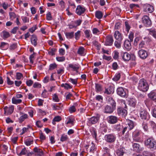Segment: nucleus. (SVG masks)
Wrapping results in <instances>:
<instances>
[{"instance_id": "obj_1", "label": "nucleus", "mask_w": 156, "mask_h": 156, "mask_svg": "<svg viewBox=\"0 0 156 156\" xmlns=\"http://www.w3.org/2000/svg\"><path fill=\"white\" fill-rule=\"evenodd\" d=\"M149 86L146 80L144 79H141L139 81L138 89L143 92L147 91L149 89Z\"/></svg>"}, {"instance_id": "obj_2", "label": "nucleus", "mask_w": 156, "mask_h": 156, "mask_svg": "<svg viewBox=\"0 0 156 156\" xmlns=\"http://www.w3.org/2000/svg\"><path fill=\"white\" fill-rule=\"evenodd\" d=\"M145 145L151 150H154L156 148V142L152 137H150L145 141Z\"/></svg>"}, {"instance_id": "obj_3", "label": "nucleus", "mask_w": 156, "mask_h": 156, "mask_svg": "<svg viewBox=\"0 0 156 156\" xmlns=\"http://www.w3.org/2000/svg\"><path fill=\"white\" fill-rule=\"evenodd\" d=\"M116 135L113 133L105 135L104 136L105 140L108 143H113L115 142L116 139Z\"/></svg>"}, {"instance_id": "obj_4", "label": "nucleus", "mask_w": 156, "mask_h": 156, "mask_svg": "<svg viewBox=\"0 0 156 156\" xmlns=\"http://www.w3.org/2000/svg\"><path fill=\"white\" fill-rule=\"evenodd\" d=\"M141 134L140 131L138 130H135L133 133L132 137L133 140L138 142L141 141Z\"/></svg>"}, {"instance_id": "obj_5", "label": "nucleus", "mask_w": 156, "mask_h": 156, "mask_svg": "<svg viewBox=\"0 0 156 156\" xmlns=\"http://www.w3.org/2000/svg\"><path fill=\"white\" fill-rule=\"evenodd\" d=\"M117 93L118 95L122 97H126L127 95V90L122 87L117 88Z\"/></svg>"}, {"instance_id": "obj_6", "label": "nucleus", "mask_w": 156, "mask_h": 156, "mask_svg": "<svg viewBox=\"0 0 156 156\" xmlns=\"http://www.w3.org/2000/svg\"><path fill=\"white\" fill-rule=\"evenodd\" d=\"M142 20L143 23L145 26L148 27L151 25V21L148 16H144L142 17Z\"/></svg>"}, {"instance_id": "obj_7", "label": "nucleus", "mask_w": 156, "mask_h": 156, "mask_svg": "<svg viewBox=\"0 0 156 156\" xmlns=\"http://www.w3.org/2000/svg\"><path fill=\"white\" fill-rule=\"evenodd\" d=\"M140 117L143 120L148 119L150 115L148 112L144 109H142L140 112Z\"/></svg>"}, {"instance_id": "obj_8", "label": "nucleus", "mask_w": 156, "mask_h": 156, "mask_svg": "<svg viewBox=\"0 0 156 156\" xmlns=\"http://www.w3.org/2000/svg\"><path fill=\"white\" fill-rule=\"evenodd\" d=\"M69 69L72 71L78 72V70L80 68V66L78 64L70 63L68 65Z\"/></svg>"}, {"instance_id": "obj_9", "label": "nucleus", "mask_w": 156, "mask_h": 156, "mask_svg": "<svg viewBox=\"0 0 156 156\" xmlns=\"http://www.w3.org/2000/svg\"><path fill=\"white\" fill-rule=\"evenodd\" d=\"M132 147L133 151L138 153H141L144 149L143 147H140V145L138 143H133Z\"/></svg>"}, {"instance_id": "obj_10", "label": "nucleus", "mask_w": 156, "mask_h": 156, "mask_svg": "<svg viewBox=\"0 0 156 156\" xmlns=\"http://www.w3.org/2000/svg\"><path fill=\"white\" fill-rule=\"evenodd\" d=\"M85 7L81 5H78L77 6L76 10V13L78 15H80L84 13L85 11Z\"/></svg>"}, {"instance_id": "obj_11", "label": "nucleus", "mask_w": 156, "mask_h": 156, "mask_svg": "<svg viewBox=\"0 0 156 156\" xmlns=\"http://www.w3.org/2000/svg\"><path fill=\"white\" fill-rule=\"evenodd\" d=\"M4 114L5 115L11 114L14 110V107L12 106H10L9 107L7 106L5 107L4 108Z\"/></svg>"}, {"instance_id": "obj_12", "label": "nucleus", "mask_w": 156, "mask_h": 156, "mask_svg": "<svg viewBox=\"0 0 156 156\" xmlns=\"http://www.w3.org/2000/svg\"><path fill=\"white\" fill-rule=\"evenodd\" d=\"M117 113L118 115L122 117H125L127 114L126 110L123 108H119L117 110Z\"/></svg>"}, {"instance_id": "obj_13", "label": "nucleus", "mask_w": 156, "mask_h": 156, "mask_svg": "<svg viewBox=\"0 0 156 156\" xmlns=\"http://www.w3.org/2000/svg\"><path fill=\"white\" fill-rule=\"evenodd\" d=\"M118 120V117L114 115L109 116L107 118L108 122L111 124H114L116 123Z\"/></svg>"}, {"instance_id": "obj_14", "label": "nucleus", "mask_w": 156, "mask_h": 156, "mask_svg": "<svg viewBox=\"0 0 156 156\" xmlns=\"http://www.w3.org/2000/svg\"><path fill=\"white\" fill-rule=\"evenodd\" d=\"M99 119L98 116H93L88 119L87 122L89 126L96 123Z\"/></svg>"}, {"instance_id": "obj_15", "label": "nucleus", "mask_w": 156, "mask_h": 156, "mask_svg": "<svg viewBox=\"0 0 156 156\" xmlns=\"http://www.w3.org/2000/svg\"><path fill=\"white\" fill-rule=\"evenodd\" d=\"M139 57L142 59H145L148 56L147 51L143 49H140L138 51Z\"/></svg>"}, {"instance_id": "obj_16", "label": "nucleus", "mask_w": 156, "mask_h": 156, "mask_svg": "<svg viewBox=\"0 0 156 156\" xmlns=\"http://www.w3.org/2000/svg\"><path fill=\"white\" fill-rule=\"evenodd\" d=\"M113 42L112 36L108 35L106 38L105 45L106 46H111L112 45Z\"/></svg>"}, {"instance_id": "obj_17", "label": "nucleus", "mask_w": 156, "mask_h": 156, "mask_svg": "<svg viewBox=\"0 0 156 156\" xmlns=\"http://www.w3.org/2000/svg\"><path fill=\"white\" fill-rule=\"evenodd\" d=\"M143 9L144 11L145 12H148L150 13H151L154 11L153 6L147 4L144 5Z\"/></svg>"}, {"instance_id": "obj_18", "label": "nucleus", "mask_w": 156, "mask_h": 156, "mask_svg": "<svg viewBox=\"0 0 156 156\" xmlns=\"http://www.w3.org/2000/svg\"><path fill=\"white\" fill-rule=\"evenodd\" d=\"M114 37L115 38L117 41H122L123 37L121 34L118 30L115 31L114 34Z\"/></svg>"}, {"instance_id": "obj_19", "label": "nucleus", "mask_w": 156, "mask_h": 156, "mask_svg": "<svg viewBox=\"0 0 156 156\" xmlns=\"http://www.w3.org/2000/svg\"><path fill=\"white\" fill-rule=\"evenodd\" d=\"M126 152L125 148L120 147L116 150V153L118 156H123L124 154Z\"/></svg>"}, {"instance_id": "obj_20", "label": "nucleus", "mask_w": 156, "mask_h": 156, "mask_svg": "<svg viewBox=\"0 0 156 156\" xmlns=\"http://www.w3.org/2000/svg\"><path fill=\"white\" fill-rule=\"evenodd\" d=\"M131 42V41L128 39L125 40L124 43V46L126 50L129 51L131 49L132 46Z\"/></svg>"}, {"instance_id": "obj_21", "label": "nucleus", "mask_w": 156, "mask_h": 156, "mask_svg": "<svg viewBox=\"0 0 156 156\" xmlns=\"http://www.w3.org/2000/svg\"><path fill=\"white\" fill-rule=\"evenodd\" d=\"M147 96L151 99L156 101V90L151 91L148 94Z\"/></svg>"}, {"instance_id": "obj_22", "label": "nucleus", "mask_w": 156, "mask_h": 156, "mask_svg": "<svg viewBox=\"0 0 156 156\" xmlns=\"http://www.w3.org/2000/svg\"><path fill=\"white\" fill-rule=\"evenodd\" d=\"M115 108L111 107V106L107 105L105 106L104 109V112L106 113H111L113 112Z\"/></svg>"}, {"instance_id": "obj_23", "label": "nucleus", "mask_w": 156, "mask_h": 156, "mask_svg": "<svg viewBox=\"0 0 156 156\" xmlns=\"http://www.w3.org/2000/svg\"><path fill=\"white\" fill-rule=\"evenodd\" d=\"M121 55L122 59L125 61H128L130 59V55L127 52H121Z\"/></svg>"}, {"instance_id": "obj_24", "label": "nucleus", "mask_w": 156, "mask_h": 156, "mask_svg": "<svg viewBox=\"0 0 156 156\" xmlns=\"http://www.w3.org/2000/svg\"><path fill=\"white\" fill-rule=\"evenodd\" d=\"M79 102H77L74 103L73 106H70L69 109V112L71 113L75 112L76 111Z\"/></svg>"}, {"instance_id": "obj_25", "label": "nucleus", "mask_w": 156, "mask_h": 156, "mask_svg": "<svg viewBox=\"0 0 156 156\" xmlns=\"http://www.w3.org/2000/svg\"><path fill=\"white\" fill-rule=\"evenodd\" d=\"M34 151L35 153L36 156H42L43 155V151L37 147L34 148Z\"/></svg>"}, {"instance_id": "obj_26", "label": "nucleus", "mask_w": 156, "mask_h": 156, "mask_svg": "<svg viewBox=\"0 0 156 156\" xmlns=\"http://www.w3.org/2000/svg\"><path fill=\"white\" fill-rule=\"evenodd\" d=\"M20 115H21V116L19 119V121L20 123L22 122L25 119L28 118L29 116L27 114L21 112Z\"/></svg>"}, {"instance_id": "obj_27", "label": "nucleus", "mask_w": 156, "mask_h": 156, "mask_svg": "<svg viewBox=\"0 0 156 156\" xmlns=\"http://www.w3.org/2000/svg\"><path fill=\"white\" fill-rule=\"evenodd\" d=\"M37 36L35 35H32L31 37L30 41L31 44L34 47L37 45Z\"/></svg>"}, {"instance_id": "obj_28", "label": "nucleus", "mask_w": 156, "mask_h": 156, "mask_svg": "<svg viewBox=\"0 0 156 156\" xmlns=\"http://www.w3.org/2000/svg\"><path fill=\"white\" fill-rule=\"evenodd\" d=\"M74 119L72 118H69L67 121L66 123L67 125V126L69 127H71L74 125Z\"/></svg>"}, {"instance_id": "obj_29", "label": "nucleus", "mask_w": 156, "mask_h": 156, "mask_svg": "<svg viewBox=\"0 0 156 156\" xmlns=\"http://www.w3.org/2000/svg\"><path fill=\"white\" fill-rule=\"evenodd\" d=\"M114 92V89L112 87H109L107 88H105L104 92L105 94H112Z\"/></svg>"}, {"instance_id": "obj_30", "label": "nucleus", "mask_w": 156, "mask_h": 156, "mask_svg": "<svg viewBox=\"0 0 156 156\" xmlns=\"http://www.w3.org/2000/svg\"><path fill=\"white\" fill-rule=\"evenodd\" d=\"M127 126H128V129L129 130L132 129L135 126L134 123L131 120H128L127 121Z\"/></svg>"}, {"instance_id": "obj_31", "label": "nucleus", "mask_w": 156, "mask_h": 156, "mask_svg": "<svg viewBox=\"0 0 156 156\" xmlns=\"http://www.w3.org/2000/svg\"><path fill=\"white\" fill-rule=\"evenodd\" d=\"M77 53L81 55H84L86 54V51L84 48L82 47H80L77 51Z\"/></svg>"}, {"instance_id": "obj_32", "label": "nucleus", "mask_w": 156, "mask_h": 156, "mask_svg": "<svg viewBox=\"0 0 156 156\" xmlns=\"http://www.w3.org/2000/svg\"><path fill=\"white\" fill-rule=\"evenodd\" d=\"M9 47L8 43L4 42L1 43L0 48L2 50H5L7 49Z\"/></svg>"}, {"instance_id": "obj_33", "label": "nucleus", "mask_w": 156, "mask_h": 156, "mask_svg": "<svg viewBox=\"0 0 156 156\" xmlns=\"http://www.w3.org/2000/svg\"><path fill=\"white\" fill-rule=\"evenodd\" d=\"M95 16L98 19H101L103 16L102 12L100 11H97L95 13Z\"/></svg>"}, {"instance_id": "obj_34", "label": "nucleus", "mask_w": 156, "mask_h": 156, "mask_svg": "<svg viewBox=\"0 0 156 156\" xmlns=\"http://www.w3.org/2000/svg\"><path fill=\"white\" fill-rule=\"evenodd\" d=\"M12 103L13 104H17L21 103L22 101L20 99H17L16 98L13 97L12 99Z\"/></svg>"}, {"instance_id": "obj_35", "label": "nucleus", "mask_w": 156, "mask_h": 156, "mask_svg": "<svg viewBox=\"0 0 156 156\" xmlns=\"http://www.w3.org/2000/svg\"><path fill=\"white\" fill-rule=\"evenodd\" d=\"M89 146L90 147V152H93L95 148V145L93 143V142H92L91 145H86V149H87L88 147H89Z\"/></svg>"}, {"instance_id": "obj_36", "label": "nucleus", "mask_w": 156, "mask_h": 156, "mask_svg": "<svg viewBox=\"0 0 156 156\" xmlns=\"http://www.w3.org/2000/svg\"><path fill=\"white\" fill-rule=\"evenodd\" d=\"M149 124L152 127L154 131H156V124L152 121H150L149 122Z\"/></svg>"}, {"instance_id": "obj_37", "label": "nucleus", "mask_w": 156, "mask_h": 156, "mask_svg": "<svg viewBox=\"0 0 156 156\" xmlns=\"http://www.w3.org/2000/svg\"><path fill=\"white\" fill-rule=\"evenodd\" d=\"M65 34L67 38L71 39L73 37L74 32H66L65 33Z\"/></svg>"}, {"instance_id": "obj_38", "label": "nucleus", "mask_w": 156, "mask_h": 156, "mask_svg": "<svg viewBox=\"0 0 156 156\" xmlns=\"http://www.w3.org/2000/svg\"><path fill=\"white\" fill-rule=\"evenodd\" d=\"M102 88L101 86L98 84H95V90L99 93L102 91Z\"/></svg>"}, {"instance_id": "obj_39", "label": "nucleus", "mask_w": 156, "mask_h": 156, "mask_svg": "<svg viewBox=\"0 0 156 156\" xmlns=\"http://www.w3.org/2000/svg\"><path fill=\"white\" fill-rule=\"evenodd\" d=\"M67 136L65 134H63L61 136L60 140L61 141L64 142L66 141L68 139Z\"/></svg>"}, {"instance_id": "obj_40", "label": "nucleus", "mask_w": 156, "mask_h": 156, "mask_svg": "<svg viewBox=\"0 0 156 156\" xmlns=\"http://www.w3.org/2000/svg\"><path fill=\"white\" fill-rule=\"evenodd\" d=\"M129 105L131 106H134L136 104V101L134 99L132 98L130 99L129 101Z\"/></svg>"}, {"instance_id": "obj_41", "label": "nucleus", "mask_w": 156, "mask_h": 156, "mask_svg": "<svg viewBox=\"0 0 156 156\" xmlns=\"http://www.w3.org/2000/svg\"><path fill=\"white\" fill-rule=\"evenodd\" d=\"M120 74L119 73H116L114 77L112 78L113 80L115 81H118L120 78Z\"/></svg>"}, {"instance_id": "obj_42", "label": "nucleus", "mask_w": 156, "mask_h": 156, "mask_svg": "<svg viewBox=\"0 0 156 156\" xmlns=\"http://www.w3.org/2000/svg\"><path fill=\"white\" fill-rule=\"evenodd\" d=\"M56 60L58 62H63L65 60V57L63 56H57L56 58Z\"/></svg>"}, {"instance_id": "obj_43", "label": "nucleus", "mask_w": 156, "mask_h": 156, "mask_svg": "<svg viewBox=\"0 0 156 156\" xmlns=\"http://www.w3.org/2000/svg\"><path fill=\"white\" fill-rule=\"evenodd\" d=\"M52 110H58L60 109V107L56 104H52L51 105Z\"/></svg>"}, {"instance_id": "obj_44", "label": "nucleus", "mask_w": 156, "mask_h": 156, "mask_svg": "<svg viewBox=\"0 0 156 156\" xmlns=\"http://www.w3.org/2000/svg\"><path fill=\"white\" fill-rule=\"evenodd\" d=\"M61 87H63L65 89L67 90L69 89H71L72 87L67 83H62L61 85Z\"/></svg>"}, {"instance_id": "obj_45", "label": "nucleus", "mask_w": 156, "mask_h": 156, "mask_svg": "<svg viewBox=\"0 0 156 156\" xmlns=\"http://www.w3.org/2000/svg\"><path fill=\"white\" fill-rule=\"evenodd\" d=\"M151 113L152 116L156 118V106H153L151 109Z\"/></svg>"}, {"instance_id": "obj_46", "label": "nucleus", "mask_w": 156, "mask_h": 156, "mask_svg": "<svg viewBox=\"0 0 156 156\" xmlns=\"http://www.w3.org/2000/svg\"><path fill=\"white\" fill-rule=\"evenodd\" d=\"M24 143L27 146H29L33 144V140L32 139H27L25 141Z\"/></svg>"}, {"instance_id": "obj_47", "label": "nucleus", "mask_w": 156, "mask_h": 156, "mask_svg": "<svg viewBox=\"0 0 156 156\" xmlns=\"http://www.w3.org/2000/svg\"><path fill=\"white\" fill-rule=\"evenodd\" d=\"M129 6L130 8L131 9V10H130V12H131L133 11L132 10H133L139 7V6L138 5L134 4H130Z\"/></svg>"}, {"instance_id": "obj_48", "label": "nucleus", "mask_w": 156, "mask_h": 156, "mask_svg": "<svg viewBox=\"0 0 156 156\" xmlns=\"http://www.w3.org/2000/svg\"><path fill=\"white\" fill-rule=\"evenodd\" d=\"M122 41H116L114 42V45L118 48H120L121 47Z\"/></svg>"}, {"instance_id": "obj_49", "label": "nucleus", "mask_w": 156, "mask_h": 156, "mask_svg": "<svg viewBox=\"0 0 156 156\" xmlns=\"http://www.w3.org/2000/svg\"><path fill=\"white\" fill-rule=\"evenodd\" d=\"M9 16L11 20H13L15 18H16V15L14 12H10L9 13Z\"/></svg>"}, {"instance_id": "obj_50", "label": "nucleus", "mask_w": 156, "mask_h": 156, "mask_svg": "<svg viewBox=\"0 0 156 156\" xmlns=\"http://www.w3.org/2000/svg\"><path fill=\"white\" fill-rule=\"evenodd\" d=\"M2 34L3 38L4 39L7 38L10 36L9 33L5 31H3L2 32Z\"/></svg>"}, {"instance_id": "obj_51", "label": "nucleus", "mask_w": 156, "mask_h": 156, "mask_svg": "<svg viewBox=\"0 0 156 156\" xmlns=\"http://www.w3.org/2000/svg\"><path fill=\"white\" fill-rule=\"evenodd\" d=\"M16 79L18 80H20L23 79V76L22 74L20 73L17 72L16 74Z\"/></svg>"}, {"instance_id": "obj_52", "label": "nucleus", "mask_w": 156, "mask_h": 156, "mask_svg": "<svg viewBox=\"0 0 156 156\" xmlns=\"http://www.w3.org/2000/svg\"><path fill=\"white\" fill-rule=\"evenodd\" d=\"M21 18L23 23H28L29 21V18L25 16H22Z\"/></svg>"}, {"instance_id": "obj_53", "label": "nucleus", "mask_w": 156, "mask_h": 156, "mask_svg": "<svg viewBox=\"0 0 156 156\" xmlns=\"http://www.w3.org/2000/svg\"><path fill=\"white\" fill-rule=\"evenodd\" d=\"M52 100L54 102H58L59 101V99L58 98V97L57 95L56 94H54L52 96Z\"/></svg>"}, {"instance_id": "obj_54", "label": "nucleus", "mask_w": 156, "mask_h": 156, "mask_svg": "<svg viewBox=\"0 0 156 156\" xmlns=\"http://www.w3.org/2000/svg\"><path fill=\"white\" fill-rule=\"evenodd\" d=\"M57 67V65L55 63H53L50 64L49 66V69L52 70L56 68Z\"/></svg>"}, {"instance_id": "obj_55", "label": "nucleus", "mask_w": 156, "mask_h": 156, "mask_svg": "<svg viewBox=\"0 0 156 156\" xmlns=\"http://www.w3.org/2000/svg\"><path fill=\"white\" fill-rule=\"evenodd\" d=\"M61 117L59 116H57L55 117L53 120L52 123L53 124L55 125V123L54 122H58L61 120Z\"/></svg>"}, {"instance_id": "obj_56", "label": "nucleus", "mask_w": 156, "mask_h": 156, "mask_svg": "<svg viewBox=\"0 0 156 156\" xmlns=\"http://www.w3.org/2000/svg\"><path fill=\"white\" fill-rule=\"evenodd\" d=\"M37 28V27L36 25H34L32 27L29 29V31L31 33H33L35 30Z\"/></svg>"}, {"instance_id": "obj_57", "label": "nucleus", "mask_w": 156, "mask_h": 156, "mask_svg": "<svg viewBox=\"0 0 156 156\" xmlns=\"http://www.w3.org/2000/svg\"><path fill=\"white\" fill-rule=\"evenodd\" d=\"M119 56V53L116 50H115L114 51V55L113 58L115 59H117L118 58Z\"/></svg>"}, {"instance_id": "obj_58", "label": "nucleus", "mask_w": 156, "mask_h": 156, "mask_svg": "<svg viewBox=\"0 0 156 156\" xmlns=\"http://www.w3.org/2000/svg\"><path fill=\"white\" fill-rule=\"evenodd\" d=\"M64 69L63 67H61L59 68V69L57 70V73L58 74L61 75L64 72Z\"/></svg>"}, {"instance_id": "obj_59", "label": "nucleus", "mask_w": 156, "mask_h": 156, "mask_svg": "<svg viewBox=\"0 0 156 156\" xmlns=\"http://www.w3.org/2000/svg\"><path fill=\"white\" fill-rule=\"evenodd\" d=\"M150 34L156 39V30H152L150 31Z\"/></svg>"}, {"instance_id": "obj_60", "label": "nucleus", "mask_w": 156, "mask_h": 156, "mask_svg": "<svg viewBox=\"0 0 156 156\" xmlns=\"http://www.w3.org/2000/svg\"><path fill=\"white\" fill-rule=\"evenodd\" d=\"M85 35L86 37L87 38H89L90 37L91 34L90 31V30H86L84 32Z\"/></svg>"}, {"instance_id": "obj_61", "label": "nucleus", "mask_w": 156, "mask_h": 156, "mask_svg": "<svg viewBox=\"0 0 156 156\" xmlns=\"http://www.w3.org/2000/svg\"><path fill=\"white\" fill-rule=\"evenodd\" d=\"M41 87V84L38 82H35L33 85V87L34 88H40Z\"/></svg>"}, {"instance_id": "obj_62", "label": "nucleus", "mask_w": 156, "mask_h": 156, "mask_svg": "<svg viewBox=\"0 0 156 156\" xmlns=\"http://www.w3.org/2000/svg\"><path fill=\"white\" fill-rule=\"evenodd\" d=\"M34 53H33L29 57L30 61L31 63H33L34 62Z\"/></svg>"}, {"instance_id": "obj_63", "label": "nucleus", "mask_w": 156, "mask_h": 156, "mask_svg": "<svg viewBox=\"0 0 156 156\" xmlns=\"http://www.w3.org/2000/svg\"><path fill=\"white\" fill-rule=\"evenodd\" d=\"M56 51V49L54 48H51L48 52V54L51 55H55V52Z\"/></svg>"}, {"instance_id": "obj_64", "label": "nucleus", "mask_w": 156, "mask_h": 156, "mask_svg": "<svg viewBox=\"0 0 156 156\" xmlns=\"http://www.w3.org/2000/svg\"><path fill=\"white\" fill-rule=\"evenodd\" d=\"M142 126L143 129L145 131H147L148 129V126L147 124L145 122H144L142 123Z\"/></svg>"}]
</instances>
